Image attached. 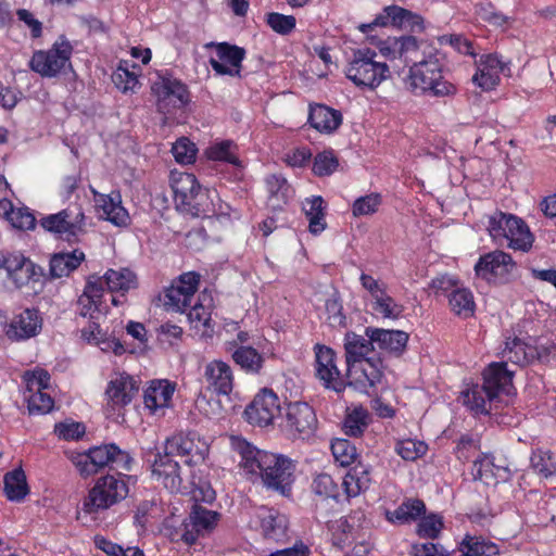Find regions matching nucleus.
<instances>
[{
    "label": "nucleus",
    "mask_w": 556,
    "mask_h": 556,
    "mask_svg": "<svg viewBox=\"0 0 556 556\" xmlns=\"http://www.w3.org/2000/svg\"><path fill=\"white\" fill-rule=\"evenodd\" d=\"M377 49L395 72L409 65L406 85L412 93L432 98L456 94L457 87L445 78L444 60L437 48L415 36L403 35L380 40Z\"/></svg>",
    "instance_id": "obj_1"
},
{
    "label": "nucleus",
    "mask_w": 556,
    "mask_h": 556,
    "mask_svg": "<svg viewBox=\"0 0 556 556\" xmlns=\"http://www.w3.org/2000/svg\"><path fill=\"white\" fill-rule=\"evenodd\" d=\"M71 460L79 475L88 478L104 467L115 470L98 478L93 486L83 500L81 509L86 514H99L119 504L129 494L130 476L122 471H130L132 457L127 451L115 443L90 447L85 452L71 454Z\"/></svg>",
    "instance_id": "obj_2"
},
{
    "label": "nucleus",
    "mask_w": 556,
    "mask_h": 556,
    "mask_svg": "<svg viewBox=\"0 0 556 556\" xmlns=\"http://www.w3.org/2000/svg\"><path fill=\"white\" fill-rule=\"evenodd\" d=\"M240 454V466L251 475L260 476L263 484L283 496L291 494L295 463L281 454L257 450L243 439L235 442Z\"/></svg>",
    "instance_id": "obj_3"
},
{
    "label": "nucleus",
    "mask_w": 556,
    "mask_h": 556,
    "mask_svg": "<svg viewBox=\"0 0 556 556\" xmlns=\"http://www.w3.org/2000/svg\"><path fill=\"white\" fill-rule=\"evenodd\" d=\"M377 56L376 50L370 48L354 50L344 70L346 78L362 90H376L391 77L390 66Z\"/></svg>",
    "instance_id": "obj_4"
},
{
    "label": "nucleus",
    "mask_w": 556,
    "mask_h": 556,
    "mask_svg": "<svg viewBox=\"0 0 556 556\" xmlns=\"http://www.w3.org/2000/svg\"><path fill=\"white\" fill-rule=\"evenodd\" d=\"M488 231L496 243L506 244L515 251L528 252L533 245L534 236L529 226L513 214L494 213L489 219Z\"/></svg>",
    "instance_id": "obj_5"
},
{
    "label": "nucleus",
    "mask_w": 556,
    "mask_h": 556,
    "mask_svg": "<svg viewBox=\"0 0 556 556\" xmlns=\"http://www.w3.org/2000/svg\"><path fill=\"white\" fill-rule=\"evenodd\" d=\"M0 269L7 279L18 290L37 293L43 286L45 270L21 252L0 251Z\"/></svg>",
    "instance_id": "obj_6"
},
{
    "label": "nucleus",
    "mask_w": 556,
    "mask_h": 556,
    "mask_svg": "<svg viewBox=\"0 0 556 556\" xmlns=\"http://www.w3.org/2000/svg\"><path fill=\"white\" fill-rule=\"evenodd\" d=\"M426 514L422 500L407 498L393 511L387 510L386 519L394 525H405L419 519L416 532L422 539H438L444 528L443 518L437 514Z\"/></svg>",
    "instance_id": "obj_7"
},
{
    "label": "nucleus",
    "mask_w": 556,
    "mask_h": 556,
    "mask_svg": "<svg viewBox=\"0 0 556 556\" xmlns=\"http://www.w3.org/2000/svg\"><path fill=\"white\" fill-rule=\"evenodd\" d=\"M74 48L70 40L61 35L51 48L36 50L30 60L29 68L45 78H54L72 70L71 59Z\"/></svg>",
    "instance_id": "obj_8"
},
{
    "label": "nucleus",
    "mask_w": 556,
    "mask_h": 556,
    "mask_svg": "<svg viewBox=\"0 0 556 556\" xmlns=\"http://www.w3.org/2000/svg\"><path fill=\"white\" fill-rule=\"evenodd\" d=\"M172 189L178 208L194 216H207V191L203 190L194 174L173 173Z\"/></svg>",
    "instance_id": "obj_9"
},
{
    "label": "nucleus",
    "mask_w": 556,
    "mask_h": 556,
    "mask_svg": "<svg viewBox=\"0 0 556 556\" xmlns=\"http://www.w3.org/2000/svg\"><path fill=\"white\" fill-rule=\"evenodd\" d=\"M139 388V381L126 372L112 378L104 391V414L106 418L115 422H123L126 407L138 395Z\"/></svg>",
    "instance_id": "obj_10"
},
{
    "label": "nucleus",
    "mask_w": 556,
    "mask_h": 556,
    "mask_svg": "<svg viewBox=\"0 0 556 556\" xmlns=\"http://www.w3.org/2000/svg\"><path fill=\"white\" fill-rule=\"evenodd\" d=\"M39 225L55 238L72 241L86 232V216L80 204L71 203L58 213L41 217Z\"/></svg>",
    "instance_id": "obj_11"
},
{
    "label": "nucleus",
    "mask_w": 556,
    "mask_h": 556,
    "mask_svg": "<svg viewBox=\"0 0 556 556\" xmlns=\"http://www.w3.org/2000/svg\"><path fill=\"white\" fill-rule=\"evenodd\" d=\"M200 281L201 275L194 270L174 278L161 295L164 308L167 312L186 313L194 300Z\"/></svg>",
    "instance_id": "obj_12"
},
{
    "label": "nucleus",
    "mask_w": 556,
    "mask_h": 556,
    "mask_svg": "<svg viewBox=\"0 0 556 556\" xmlns=\"http://www.w3.org/2000/svg\"><path fill=\"white\" fill-rule=\"evenodd\" d=\"M156 98V109L162 114L185 109L191 102V92L188 86L170 74L160 76L151 87Z\"/></svg>",
    "instance_id": "obj_13"
},
{
    "label": "nucleus",
    "mask_w": 556,
    "mask_h": 556,
    "mask_svg": "<svg viewBox=\"0 0 556 556\" xmlns=\"http://www.w3.org/2000/svg\"><path fill=\"white\" fill-rule=\"evenodd\" d=\"M517 264L510 254L495 250L481 255L475 265L476 276L495 285H505L511 280Z\"/></svg>",
    "instance_id": "obj_14"
},
{
    "label": "nucleus",
    "mask_w": 556,
    "mask_h": 556,
    "mask_svg": "<svg viewBox=\"0 0 556 556\" xmlns=\"http://www.w3.org/2000/svg\"><path fill=\"white\" fill-rule=\"evenodd\" d=\"M164 447L174 456L185 457V464L197 466L208 455L210 445L195 431L179 432L167 438Z\"/></svg>",
    "instance_id": "obj_15"
},
{
    "label": "nucleus",
    "mask_w": 556,
    "mask_h": 556,
    "mask_svg": "<svg viewBox=\"0 0 556 556\" xmlns=\"http://www.w3.org/2000/svg\"><path fill=\"white\" fill-rule=\"evenodd\" d=\"M315 376L329 390L340 393L346 388V380L337 366V353L331 348L317 343L314 346Z\"/></svg>",
    "instance_id": "obj_16"
},
{
    "label": "nucleus",
    "mask_w": 556,
    "mask_h": 556,
    "mask_svg": "<svg viewBox=\"0 0 556 556\" xmlns=\"http://www.w3.org/2000/svg\"><path fill=\"white\" fill-rule=\"evenodd\" d=\"M192 497L194 504L191 507L188 518V525L192 531H197V539L204 532L213 531L220 518V514L203 507L199 502L212 503L216 498L215 491L207 485L206 488H199L193 490Z\"/></svg>",
    "instance_id": "obj_17"
},
{
    "label": "nucleus",
    "mask_w": 556,
    "mask_h": 556,
    "mask_svg": "<svg viewBox=\"0 0 556 556\" xmlns=\"http://www.w3.org/2000/svg\"><path fill=\"white\" fill-rule=\"evenodd\" d=\"M318 427L315 409L307 402H290L286 408V429L294 438L306 440Z\"/></svg>",
    "instance_id": "obj_18"
},
{
    "label": "nucleus",
    "mask_w": 556,
    "mask_h": 556,
    "mask_svg": "<svg viewBox=\"0 0 556 556\" xmlns=\"http://www.w3.org/2000/svg\"><path fill=\"white\" fill-rule=\"evenodd\" d=\"M151 477L170 493H185L188 488L184 484L181 468L174 455L166 451L159 452L151 465Z\"/></svg>",
    "instance_id": "obj_19"
},
{
    "label": "nucleus",
    "mask_w": 556,
    "mask_h": 556,
    "mask_svg": "<svg viewBox=\"0 0 556 556\" xmlns=\"http://www.w3.org/2000/svg\"><path fill=\"white\" fill-rule=\"evenodd\" d=\"M346 386L353 387L363 393L368 394L370 389L380 383L383 377V366L380 357L346 363Z\"/></svg>",
    "instance_id": "obj_20"
},
{
    "label": "nucleus",
    "mask_w": 556,
    "mask_h": 556,
    "mask_svg": "<svg viewBox=\"0 0 556 556\" xmlns=\"http://www.w3.org/2000/svg\"><path fill=\"white\" fill-rule=\"evenodd\" d=\"M280 400L271 389H263L254 400L247 406L244 414L247 420L260 427L273 424L280 415Z\"/></svg>",
    "instance_id": "obj_21"
},
{
    "label": "nucleus",
    "mask_w": 556,
    "mask_h": 556,
    "mask_svg": "<svg viewBox=\"0 0 556 556\" xmlns=\"http://www.w3.org/2000/svg\"><path fill=\"white\" fill-rule=\"evenodd\" d=\"M367 26H393L400 29L408 30L410 33H420L424 30V20L419 14H416L400 5L391 4L384 7L382 11L377 14L374 21Z\"/></svg>",
    "instance_id": "obj_22"
},
{
    "label": "nucleus",
    "mask_w": 556,
    "mask_h": 556,
    "mask_svg": "<svg viewBox=\"0 0 556 556\" xmlns=\"http://www.w3.org/2000/svg\"><path fill=\"white\" fill-rule=\"evenodd\" d=\"M203 381L205 388L217 396H228L235 387V376L231 366L222 361L213 359L204 365Z\"/></svg>",
    "instance_id": "obj_23"
},
{
    "label": "nucleus",
    "mask_w": 556,
    "mask_h": 556,
    "mask_svg": "<svg viewBox=\"0 0 556 556\" xmlns=\"http://www.w3.org/2000/svg\"><path fill=\"white\" fill-rule=\"evenodd\" d=\"M208 47L215 48L218 60L211 58L210 65L218 75H239L242 61L245 59V50L242 47L229 42H211Z\"/></svg>",
    "instance_id": "obj_24"
},
{
    "label": "nucleus",
    "mask_w": 556,
    "mask_h": 556,
    "mask_svg": "<svg viewBox=\"0 0 556 556\" xmlns=\"http://www.w3.org/2000/svg\"><path fill=\"white\" fill-rule=\"evenodd\" d=\"M205 156L213 162L232 165V169L224 177L229 181H238L243 177V165L238 155V146L235 141L225 139L213 142L205 150Z\"/></svg>",
    "instance_id": "obj_25"
},
{
    "label": "nucleus",
    "mask_w": 556,
    "mask_h": 556,
    "mask_svg": "<svg viewBox=\"0 0 556 556\" xmlns=\"http://www.w3.org/2000/svg\"><path fill=\"white\" fill-rule=\"evenodd\" d=\"M42 318L36 308H25L5 326V336L12 341L30 339L39 333Z\"/></svg>",
    "instance_id": "obj_26"
},
{
    "label": "nucleus",
    "mask_w": 556,
    "mask_h": 556,
    "mask_svg": "<svg viewBox=\"0 0 556 556\" xmlns=\"http://www.w3.org/2000/svg\"><path fill=\"white\" fill-rule=\"evenodd\" d=\"M307 122L318 132L332 135L342 125L343 115L341 111L326 104L312 103L308 108Z\"/></svg>",
    "instance_id": "obj_27"
},
{
    "label": "nucleus",
    "mask_w": 556,
    "mask_h": 556,
    "mask_svg": "<svg viewBox=\"0 0 556 556\" xmlns=\"http://www.w3.org/2000/svg\"><path fill=\"white\" fill-rule=\"evenodd\" d=\"M102 278L103 286L114 294L112 295V304L114 306L123 305L125 302V294L137 287V276L128 268H121L118 270L108 269Z\"/></svg>",
    "instance_id": "obj_28"
},
{
    "label": "nucleus",
    "mask_w": 556,
    "mask_h": 556,
    "mask_svg": "<svg viewBox=\"0 0 556 556\" xmlns=\"http://www.w3.org/2000/svg\"><path fill=\"white\" fill-rule=\"evenodd\" d=\"M104 288L101 277L91 276L85 286L83 294L78 298L77 309L83 317L96 320L100 314Z\"/></svg>",
    "instance_id": "obj_29"
},
{
    "label": "nucleus",
    "mask_w": 556,
    "mask_h": 556,
    "mask_svg": "<svg viewBox=\"0 0 556 556\" xmlns=\"http://www.w3.org/2000/svg\"><path fill=\"white\" fill-rule=\"evenodd\" d=\"M367 338L375 341V344L382 351L395 356H401L407 346L408 333L403 330H388L382 328L367 327L365 329Z\"/></svg>",
    "instance_id": "obj_30"
},
{
    "label": "nucleus",
    "mask_w": 556,
    "mask_h": 556,
    "mask_svg": "<svg viewBox=\"0 0 556 556\" xmlns=\"http://www.w3.org/2000/svg\"><path fill=\"white\" fill-rule=\"evenodd\" d=\"M483 383L489 400H496L513 382V374L507 369L506 363H492L483 370Z\"/></svg>",
    "instance_id": "obj_31"
},
{
    "label": "nucleus",
    "mask_w": 556,
    "mask_h": 556,
    "mask_svg": "<svg viewBox=\"0 0 556 556\" xmlns=\"http://www.w3.org/2000/svg\"><path fill=\"white\" fill-rule=\"evenodd\" d=\"M97 206L102 211L106 220L115 226L124 227L129 223V214L122 205V197L118 191L110 194L94 192Z\"/></svg>",
    "instance_id": "obj_32"
},
{
    "label": "nucleus",
    "mask_w": 556,
    "mask_h": 556,
    "mask_svg": "<svg viewBox=\"0 0 556 556\" xmlns=\"http://www.w3.org/2000/svg\"><path fill=\"white\" fill-rule=\"evenodd\" d=\"M504 65L495 54L482 55L472 80L483 90H491L500 83V74Z\"/></svg>",
    "instance_id": "obj_33"
},
{
    "label": "nucleus",
    "mask_w": 556,
    "mask_h": 556,
    "mask_svg": "<svg viewBox=\"0 0 556 556\" xmlns=\"http://www.w3.org/2000/svg\"><path fill=\"white\" fill-rule=\"evenodd\" d=\"M232 362L247 375L262 374L265 356L251 345H239L230 352Z\"/></svg>",
    "instance_id": "obj_34"
},
{
    "label": "nucleus",
    "mask_w": 556,
    "mask_h": 556,
    "mask_svg": "<svg viewBox=\"0 0 556 556\" xmlns=\"http://www.w3.org/2000/svg\"><path fill=\"white\" fill-rule=\"evenodd\" d=\"M260 526L265 539L274 542H283L287 538V518L271 508H263L260 513Z\"/></svg>",
    "instance_id": "obj_35"
},
{
    "label": "nucleus",
    "mask_w": 556,
    "mask_h": 556,
    "mask_svg": "<svg viewBox=\"0 0 556 556\" xmlns=\"http://www.w3.org/2000/svg\"><path fill=\"white\" fill-rule=\"evenodd\" d=\"M175 391V383L168 380H153L144 391L143 403L146 408L155 413L159 408L167 407Z\"/></svg>",
    "instance_id": "obj_36"
},
{
    "label": "nucleus",
    "mask_w": 556,
    "mask_h": 556,
    "mask_svg": "<svg viewBox=\"0 0 556 556\" xmlns=\"http://www.w3.org/2000/svg\"><path fill=\"white\" fill-rule=\"evenodd\" d=\"M460 556H500L496 543L482 535L466 533L457 545Z\"/></svg>",
    "instance_id": "obj_37"
},
{
    "label": "nucleus",
    "mask_w": 556,
    "mask_h": 556,
    "mask_svg": "<svg viewBox=\"0 0 556 556\" xmlns=\"http://www.w3.org/2000/svg\"><path fill=\"white\" fill-rule=\"evenodd\" d=\"M370 484V471L365 465L361 463L350 468L342 482V486L348 500L364 493L369 489Z\"/></svg>",
    "instance_id": "obj_38"
},
{
    "label": "nucleus",
    "mask_w": 556,
    "mask_h": 556,
    "mask_svg": "<svg viewBox=\"0 0 556 556\" xmlns=\"http://www.w3.org/2000/svg\"><path fill=\"white\" fill-rule=\"evenodd\" d=\"M502 355L513 364L526 366L536 357V349L518 337H507Z\"/></svg>",
    "instance_id": "obj_39"
},
{
    "label": "nucleus",
    "mask_w": 556,
    "mask_h": 556,
    "mask_svg": "<svg viewBox=\"0 0 556 556\" xmlns=\"http://www.w3.org/2000/svg\"><path fill=\"white\" fill-rule=\"evenodd\" d=\"M85 260V253L79 250L54 253L50 258V275L52 278L68 276L79 267Z\"/></svg>",
    "instance_id": "obj_40"
},
{
    "label": "nucleus",
    "mask_w": 556,
    "mask_h": 556,
    "mask_svg": "<svg viewBox=\"0 0 556 556\" xmlns=\"http://www.w3.org/2000/svg\"><path fill=\"white\" fill-rule=\"evenodd\" d=\"M141 67L130 61H121L116 71L112 75V80L116 88L123 93L135 91L139 86V75Z\"/></svg>",
    "instance_id": "obj_41"
},
{
    "label": "nucleus",
    "mask_w": 556,
    "mask_h": 556,
    "mask_svg": "<svg viewBox=\"0 0 556 556\" xmlns=\"http://www.w3.org/2000/svg\"><path fill=\"white\" fill-rule=\"evenodd\" d=\"M375 341L349 331L344 337L345 363L368 361L366 357L374 351Z\"/></svg>",
    "instance_id": "obj_42"
},
{
    "label": "nucleus",
    "mask_w": 556,
    "mask_h": 556,
    "mask_svg": "<svg viewBox=\"0 0 556 556\" xmlns=\"http://www.w3.org/2000/svg\"><path fill=\"white\" fill-rule=\"evenodd\" d=\"M325 201L320 195H314L305 200L303 211L308 220V230L313 235H319L326 229Z\"/></svg>",
    "instance_id": "obj_43"
},
{
    "label": "nucleus",
    "mask_w": 556,
    "mask_h": 556,
    "mask_svg": "<svg viewBox=\"0 0 556 556\" xmlns=\"http://www.w3.org/2000/svg\"><path fill=\"white\" fill-rule=\"evenodd\" d=\"M3 491L9 501L21 502L29 493L26 475L22 468L13 469L4 475Z\"/></svg>",
    "instance_id": "obj_44"
},
{
    "label": "nucleus",
    "mask_w": 556,
    "mask_h": 556,
    "mask_svg": "<svg viewBox=\"0 0 556 556\" xmlns=\"http://www.w3.org/2000/svg\"><path fill=\"white\" fill-rule=\"evenodd\" d=\"M464 405L475 415H489L494 400L486 397V391L478 383L463 391Z\"/></svg>",
    "instance_id": "obj_45"
},
{
    "label": "nucleus",
    "mask_w": 556,
    "mask_h": 556,
    "mask_svg": "<svg viewBox=\"0 0 556 556\" xmlns=\"http://www.w3.org/2000/svg\"><path fill=\"white\" fill-rule=\"evenodd\" d=\"M448 305L451 311L462 318L473 316L476 311L472 292L462 285L448 294Z\"/></svg>",
    "instance_id": "obj_46"
},
{
    "label": "nucleus",
    "mask_w": 556,
    "mask_h": 556,
    "mask_svg": "<svg viewBox=\"0 0 556 556\" xmlns=\"http://www.w3.org/2000/svg\"><path fill=\"white\" fill-rule=\"evenodd\" d=\"M371 308L384 319L396 320L402 317L404 306L395 301L387 289H383L371 300Z\"/></svg>",
    "instance_id": "obj_47"
},
{
    "label": "nucleus",
    "mask_w": 556,
    "mask_h": 556,
    "mask_svg": "<svg viewBox=\"0 0 556 556\" xmlns=\"http://www.w3.org/2000/svg\"><path fill=\"white\" fill-rule=\"evenodd\" d=\"M369 413L363 406L348 410L343 420V431L349 437L359 438L369 425Z\"/></svg>",
    "instance_id": "obj_48"
},
{
    "label": "nucleus",
    "mask_w": 556,
    "mask_h": 556,
    "mask_svg": "<svg viewBox=\"0 0 556 556\" xmlns=\"http://www.w3.org/2000/svg\"><path fill=\"white\" fill-rule=\"evenodd\" d=\"M311 488L312 492L320 500H333L337 503L340 500V488L329 473L321 472L316 475Z\"/></svg>",
    "instance_id": "obj_49"
},
{
    "label": "nucleus",
    "mask_w": 556,
    "mask_h": 556,
    "mask_svg": "<svg viewBox=\"0 0 556 556\" xmlns=\"http://www.w3.org/2000/svg\"><path fill=\"white\" fill-rule=\"evenodd\" d=\"M326 321L331 328H345L346 315L343 312V304L340 293L336 290L326 301Z\"/></svg>",
    "instance_id": "obj_50"
},
{
    "label": "nucleus",
    "mask_w": 556,
    "mask_h": 556,
    "mask_svg": "<svg viewBox=\"0 0 556 556\" xmlns=\"http://www.w3.org/2000/svg\"><path fill=\"white\" fill-rule=\"evenodd\" d=\"M339 167V159L332 149L318 152L313 159L312 172L317 177L332 175Z\"/></svg>",
    "instance_id": "obj_51"
},
{
    "label": "nucleus",
    "mask_w": 556,
    "mask_h": 556,
    "mask_svg": "<svg viewBox=\"0 0 556 556\" xmlns=\"http://www.w3.org/2000/svg\"><path fill=\"white\" fill-rule=\"evenodd\" d=\"M266 190L270 199L286 204L292 194L288 180L280 174H273L265 178Z\"/></svg>",
    "instance_id": "obj_52"
},
{
    "label": "nucleus",
    "mask_w": 556,
    "mask_h": 556,
    "mask_svg": "<svg viewBox=\"0 0 556 556\" xmlns=\"http://www.w3.org/2000/svg\"><path fill=\"white\" fill-rule=\"evenodd\" d=\"M394 451L402 459L415 462L427 453L428 445L424 441L403 439L396 441Z\"/></svg>",
    "instance_id": "obj_53"
},
{
    "label": "nucleus",
    "mask_w": 556,
    "mask_h": 556,
    "mask_svg": "<svg viewBox=\"0 0 556 556\" xmlns=\"http://www.w3.org/2000/svg\"><path fill=\"white\" fill-rule=\"evenodd\" d=\"M330 448L334 460L342 467L351 466L358 456L355 445L348 439H334Z\"/></svg>",
    "instance_id": "obj_54"
},
{
    "label": "nucleus",
    "mask_w": 556,
    "mask_h": 556,
    "mask_svg": "<svg viewBox=\"0 0 556 556\" xmlns=\"http://www.w3.org/2000/svg\"><path fill=\"white\" fill-rule=\"evenodd\" d=\"M531 467L544 478H549L556 473V460L549 451H534L531 456Z\"/></svg>",
    "instance_id": "obj_55"
},
{
    "label": "nucleus",
    "mask_w": 556,
    "mask_h": 556,
    "mask_svg": "<svg viewBox=\"0 0 556 556\" xmlns=\"http://www.w3.org/2000/svg\"><path fill=\"white\" fill-rule=\"evenodd\" d=\"M382 204L380 193L372 192L357 198L352 204V214L354 217L375 214Z\"/></svg>",
    "instance_id": "obj_56"
},
{
    "label": "nucleus",
    "mask_w": 556,
    "mask_h": 556,
    "mask_svg": "<svg viewBox=\"0 0 556 556\" xmlns=\"http://www.w3.org/2000/svg\"><path fill=\"white\" fill-rule=\"evenodd\" d=\"M198 149L195 144L186 137L179 138L172 148V153L177 163L192 164L195 161Z\"/></svg>",
    "instance_id": "obj_57"
},
{
    "label": "nucleus",
    "mask_w": 556,
    "mask_h": 556,
    "mask_svg": "<svg viewBox=\"0 0 556 556\" xmlns=\"http://www.w3.org/2000/svg\"><path fill=\"white\" fill-rule=\"evenodd\" d=\"M440 46H451L455 51L464 55L476 56L473 43L460 34L442 35L438 37Z\"/></svg>",
    "instance_id": "obj_58"
},
{
    "label": "nucleus",
    "mask_w": 556,
    "mask_h": 556,
    "mask_svg": "<svg viewBox=\"0 0 556 556\" xmlns=\"http://www.w3.org/2000/svg\"><path fill=\"white\" fill-rule=\"evenodd\" d=\"M266 23L279 35H289L296 26V20L293 15H285L277 12L266 14Z\"/></svg>",
    "instance_id": "obj_59"
},
{
    "label": "nucleus",
    "mask_w": 556,
    "mask_h": 556,
    "mask_svg": "<svg viewBox=\"0 0 556 556\" xmlns=\"http://www.w3.org/2000/svg\"><path fill=\"white\" fill-rule=\"evenodd\" d=\"M54 406V400L50 394L38 390L37 392L31 393L28 399V412L29 414H47L52 410Z\"/></svg>",
    "instance_id": "obj_60"
},
{
    "label": "nucleus",
    "mask_w": 556,
    "mask_h": 556,
    "mask_svg": "<svg viewBox=\"0 0 556 556\" xmlns=\"http://www.w3.org/2000/svg\"><path fill=\"white\" fill-rule=\"evenodd\" d=\"M460 285L457 277L444 274L433 278L429 287L435 295H445L448 299V294Z\"/></svg>",
    "instance_id": "obj_61"
},
{
    "label": "nucleus",
    "mask_w": 556,
    "mask_h": 556,
    "mask_svg": "<svg viewBox=\"0 0 556 556\" xmlns=\"http://www.w3.org/2000/svg\"><path fill=\"white\" fill-rule=\"evenodd\" d=\"M86 432V427L83 422L70 421L58 422L54 426V433L63 440L72 441L79 440Z\"/></svg>",
    "instance_id": "obj_62"
},
{
    "label": "nucleus",
    "mask_w": 556,
    "mask_h": 556,
    "mask_svg": "<svg viewBox=\"0 0 556 556\" xmlns=\"http://www.w3.org/2000/svg\"><path fill=\"white\" fill-rule=\"evenodd\" d=\"M167 535L172 542L184 543L188 546H192L198 541L197 531H192L186 519L179 527L169 530Z\"/></svg>",
    "instance_id": "obj_63"
},
{
    "label": "nucleus",
    "mask_w": 556,
    "mask_h": 556,
    "mask_svg": "<svg viewBox=\"0 0 556 556\" xmlns=\"http://www.w3.org/2000/svg\"><path fill=\"white\" fill-rule=\"evenodd\" d=\"M9 223L20 230H31L36 226V217L28 207L16 208Z\"/></svg>",
    "instance_id": "obj_64"
}]
</instances>
